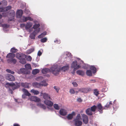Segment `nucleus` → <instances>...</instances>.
<instances>
[{"instance_id": "7", "label": "nucleus", "mask_w": 126, "mask_h": 126, "mask_svg": "<svg viewBox=\"0 0 126 126\" xmlns=\"http://www.w3.org/2000/svg\"><path fill=\"white\" fill-rule=\"evenodd\" d=\"M6 79L10 81H13L15 79L14 76L10 74H7L6 76Z\"/></svg>"}, {"instance_id": "2", "label": "nucleus", "mask_w": 126, "mask_h": 126, "mask_svg": "<svg viewBox=\"0 0 126 126\" xmlns=\"http://www.w3.org/2000/svg\"><path fill=\"white\" fill-rule=\"evenodd\" d=\"M7 84H8L11 86V88L10 89V90L11 91H12V90H14L15 89L19 88L20 86V84L16 82H15V83H7Z\"/></svg>"}, {"instance_id": "20", "label": "nucleus", "mask_w": 126, "mask_h": 126, "mask_svg": "<svg viewBox=\"0 0 126 126\" xmlns=\"http://www.w3.org/2000/svg\"><path fill=\"white\" fill-rule=\"evenodd\" d=\"M15 57V54L12 53H9L7 54L6 57L7 58H9V59H11L14 58Z\"/></svg>"}, {"instance_id": "29", "label": "nucleus", "mask_w": 126, "mask_h": 126, "mask_svg": "<svg viewBox=\"0 0 126 126\" xmlns=\"http://www.w3.org/2000/svg\"><path fill=\"white\" fill-rule=\"evenodd\" d=\"M76 73L78 74L81 76L84 75V72L83 71L81 70L77 71Z\"/></svg>"}, {"instance_id": "5", "label": "nucleus", "mask_w": 126, "mask_h": 126, "mask_svg": "<svg viewBox=\"0 0 126 126\" xmlns=\"http://www.w3.org/2000/svg\"><path fill=\"white\" fill-rule=\"evenodd\" d=\"M47 84L46 83L44 84H41L37 82H34L32 83V85L34 87L37 88H39L43 86H47Z\"/></svg>"}, {"instance_id": "13", "label": "nucleus", "mask_w": 126, "mask_h": 126, "mask_svg": "<svg viewBox=\"0 0 126 126\" xmlns=\"http://www.w3.org/2000/svg\"><path fill=\"white\" fill-rule=\"evenodd\" d=\"M23 21L24 22H26L28 20H29L31 21H33V19L30 16L25 17L24 16H23Z\"/></svg>"}, {"instance_id": "28", "label": "nucleus", "mask_w": 126, "mask_h": 126, "mask_svg": "<svg viewBox=\"0 0 126 126\" xmlns=\"http://www.w3.org/2000/svg\"><path fill=\"white\" fill-rule=\"evenodd\" d=\"M47 34V32H45L41 34L40 35L38 36V38H41L44 37Z\"/></svg>"}, {"instance_id": "63", "label": "nucleus", "mask_w": 126, "mask_h": 126, "mask_svg": "<svg viewBox=\"0 0 126 126\" xmlns=\"http://www.w3.org/2000/svg\"><path fill=\"white\" fill-rule=\"evenodd\" d=\"M90 81L92 82V83H94L95 82V81L94 80L92 79L90 80Z\"/></svg>"}, {"instance_id": "16", "label": "nucleus", "mask_w": 126, "mask_h": 126, "mask_svg": "<svg viewBox=\"0 0 126 126\" xmlns=\"http://www.w3.org/2000/svg\"><path fill=\"white\" fill-rule=\"evenodd\" d=\"M75 112H73L71 113L68 114L66 117L68 120H71L73 118V116H75Z\"/></svg>"}, {"instance_id": "34", "label": "nucleus", "mask_w": 126, "mask_h": 126, "mask_svg": "<svg viewBox=\"0 0 126 126\" xmlns=\"http://www.w3.org/2000/svg\"><path fill=\"white\" fill-rule=\"evenodd\" d=\"M94 93L96 96H97L99 94V91H98L97 89H94Z\"/></svg>"}, {"instance_id": "35", "label": "nucleus", "mask_w": 126, "mask_h": 126, "mask_svg": "<svg viewBox=\"0 0 126 126\" xmlns=\"http://www.w3.org/2000/svg\"><path fill=\"white\" fill-rule=\"evenodd\" d=\"M87 75L89 76H91L92 75V71L90 70H87L86 72Z\"/></svg>"}, {"instance_id": "62", "label": "nucleus", "mask_w": 126, "mask_h": 126, "mask_svg": "<svg viewBox=\"0 0 126 126\" xmlns=\"http://www.w3.org/2000/svg\"><path fill=\"white\" fill-rule=\"evenodd\" d=\"M14 126H20V125L18 124L15 123L13 125Z\"/></svg>"}, {"instance_id": "27", "label": "nucleus", "mask_w": 126, "mask_h": 126, "mask_svg": "<svg viewBox=\"0 0 126 126\" xmlns=\"http://www.w3.org/2000/svg\"><path fill=\"white\" fill-rule=\"evenodd\" d=\"M69 69V66L68 65H67L61 68V70L62 71L65 72L68 70Z\"/></svg>"}, {"instance_id": "26", "label": "nucleus", "mask_w": 126, "mask_h": 126, "mask_svg": "<svg viewBox=\"0 0 126 126\" xmlns=\"http://www.w3.org/2000/svg\"><path fill=\"white\" fill-rule=\"evenodd\" d=\"M112 103L111 101H110L109 103L108 102L106 105L104 107V109H107L106 108H109L112 105Z\"/></svg>"}, {"instance_id": "48", "label": "nucleus", "mask_w": 126, "mask_h": 126, "mask_svg": "<svg viewBox=\"0 0 126 126\" xmlns=\"http://www.w3.org/2000/svg\"><path fill=\"white\" fill-rule=\"evenodd\" d=\"M6 71L7 72L11 73L12 74H14L15 73L13 71H12L9 69H7L6 70Z\"/></svg>"}, {"instance_id": "25", "label": "nucleus", "mask_w": 126, "mask_h": 126, "mask_svg": "<svg viewBox=\"0 0 126 126\" xmlns=\"http://www.w3.org/2000/svg\"><path fill=\"white\" fill-rule=\"evenodd\" d=\"M32 23L30 22L27 23L25 26V29L26 30L30 28L32 25Z\"/></svg>"}, {"instance_id": "52", "label": "nucleus", "mask_w": 126, "mask_h": 126, "mask_svg": "<svg viewBox=\"0 0 126 126\" xmlns=\"http://www.w3.org/2000/svg\"><path fill=\"white\" fill-rule=\"evenodd\" d=\"M25 67L26 68L28 69H30L31 68V65L29 64H27L25 65Z\"/></svg>"}, {"instance_id": "51", "label": "nucleus", "mask_w": 126, "mask_h": 126, "mask_svg": "<svg viewBox=\"0 0 126 126\" xmlns=\"http://www.w3.org/2000/svg\"><path fill=\"white\" fill-rule=\"evenodd\" d=\"M69 92L71 94H74L75 92V90L73 89H71L70 90Z\"/></svg>"}, {"instance_id": "10", "label": "nucleus", "mask_w": 126, "mask_h": 126, "mask_svg": "<svg viewBox=\"0 0 126 126\" xmlns=\"http://www.w3.org/2000/svg\"><path fill=\"white\" fill-rule=\"evenodd\" d=\"M67 112L66 110L63 109H61L59 111V113L61 115L65 116L66 115Z\"/></svg>"}, {"instance_id": "21", "label": "nucleus", "mask_w": 126, "mask_h": 126, "mask_svg": "<svg viewBox=\"0 0 126 126\" xmlns=\"http://www.w3.org/2000/svg\"><path fill=\"white\" fill-rule=\"evenodd\" d=\"M23 92L24 93V94L26 96H29L31 95V94L28 91L25 89H22Z\"/></svg>"}, {"instance_id": "57", "label": "nucleus", "mask_w": 126, "mask_h": 126, "mask_svg": "<svg viewBox=\"0 0 126 126\" xmlns=\"http://www.w3.org/2000/svg\"><path fill=\"white\" fill-rule=\"evenodd\" d=\"M77 101H78L79 102H81L82 101V100L80 98H78L77 99Z\"/></svg>"}, {"instance_id": "53", "label": "nucleus", "mask_w": 126, "mask_h": 126, "mask_svg": "<svg viewBox=\"0 0 126 126\" xmlns=\"http://www.w3.org/2000/svg\"><path fill=\"white\" fill-rule=\"evenodd\" d=\"M72 84L74 87H77L78 86V84L75 82H73Z\"/></svg>"}, {"instance_id": "32", "label": "nucleus", "mask_w": 126, "mask_h": 126, "mask_svg": "<svg viewBox=\"0 0 126 126\" xmlns=\"http://www.w3.org/2000/svg\"><path fill=\"white\" fill-rule=\"evenodd\" d=\"M37 105L40 107L41 108H42L44 109H46V107L44 104H41L40 103H39L37 104Z\"/></svg>"}, {"instance_id": "8", "label": "nucleus", "mask_w": 126, "mask_h": 126, "mask_svg": "<svg viewBox=\"0 0 126 126\" xmlns=\"http://www.w3.org/2000/svg\"><path fill=\"white\" fill-rule=\"evenodd\" d=\"M83 121L85 124H87L88 122V119L87 116L85 114H83L82 116Z\"/></svg>"}, {"instance_id": "38", "label": "nucleus", "mask_w": 126, "mask_h": 126, "mask_svg": "<svg viewBox=\"0 0 126 126\" xmlns=\"http://www.w3.org/2000/svg\"><path fill=\"white\" fill-rule=\"evenodd\" d=\"M81 119L80 115V114H78L74 120H80Z\"/></svg>"}, {"instance_id": "60", "label": "nucleus", "mask_w": 126, "mask_h": 126, "mask_svg": "<svg viewBox=\"0 0 126 126\" xmlns=\"http://www.w3.org/2000/svg\"><path fill=\"white\" fill-rule=\"evenodd\" d=\"M4 11V8H0V12Z\"/></svg>"}, {"instance_id": "55", "label": "nucleus", "mask_w": 126, "mask_h": 126, "mask_svg": "<svg viewBox=\"0 0 126 126\" xmlns=\"http://www.w3.org/2000/svg\"><path fill=\"white\" fill-rule=\"evenodd\" d=\"M4 80L3 77L1 75H0V81H3Z\"/></svg>"}, {"instance_id": "3", "label": "nucleus", "mask_w": 126, "mask_h": 126, "mask_svg": "<svg viewBox=\"0 0 126 126\" xmlns=\"http://www.w3.org/2000/svg\"><path fill=\"white\" fill-rule=\"evenodd\" d=\"M40 31V29L38 28L35 30L33 32L31 33L30 35V37L32 39H35L36 34L38 33Z\"/></svg>"}, {"instance_id": "6", "label": "nucleus", "mask_w": 126, "mask_h": 126, "mask_svg": "<svg viewBox=\"0 0 126 126\" xmlns=\"http://www.w3.org/2000/svg\"><path fill=\"white\" fill-rule=\"evenodd\" d=\"M29 99L31 101H34L36 102H38L40 101L41 99L36 96H31L29 98Z\"/></svg>"}, {"instance_id": "22", "label": "nucleus", "mask_w": 126, "mask_h": 126, "mask_svg": "<svg viewBox=\"0 0 126 126\" xmlns=\"http://www.w3.org/2000/svg\"><path fill=\"white\" fill-rule=\"evenodd\" d=\"M25 55L24 54H20L19 53H17L16 54V58L19 59V60L23 57H24V56Z\"/></svg>"}, {"instance_id": "58", "label": "nucleus", "mask_w": 126, "mask_h": 126, "mask_svg": "<svg viewBox=\"0 0 126 126\" xmlns=\"http://www.w3.org/2000/svg\"><path fill=\"white\" fill-rule=\"evenodd\" d=\"M32 64L35 67H38V65L35 63H32Z\"/></svg>"}, {"instance_id": "40", "label": "nucleus", "mask_w": 126, "mask_h": 126, "mask_svg": "<svg viewBox=\"0 0 126 126\" xmlns=\"http://www.w3.org/2000/svg\"><path fill=\"white\" fill-rule=\"evenodd\" d=\"M40 26V24H35L32 27L34 29H35L38 28Z\"/></svg>"}, {"instance_id": "45", "label": "nucleus", "mask_w": 126, "mask_h": 126, "mask_svg": "<svg viewBox=\"0 0 126 126\" xmlns=\"http://www.w3.org/2000/svg\"><path fill=\"white\" fill-rule=\"evenodd\" d=\"M47 39L46 37L43 38L40 40L41 42L42 43H45L47 41Z\"/></svg>"}, {"instance_id": "64", "label": "nucleus", "mask_w": 126, "mask_h": 126, "mask_svg": "<svg viewBox=\"0 0 126 126\" xmlns=\"http://www.w3.org/2000/svg\"><path fill=\"white\" fill-rule=\"evenodd\" d=\"M43 92L42 91L40 92V96H42V95H43Z\"/></svg>"}, {"instance_id": "11", "label": "nucleus", "mask_w": 126, "mask_h": 126, "mask_svg": "<svg viewBox=\"0 0 126 126\" xmlns=\"http://www.w3.org/2000/svg\"><path fill=\"white\" fill-rule=\"evenodd\" d=\"M74 124L76 126H81L82 124L81 121L80 120H74Z\"/></svg>"}, {"instance_id": "17", "label": "nucleus", "mask_w": 126, "mask_h": 126, "mask_svg": "<svg viewBox=\"0 0 126 126\" xmlns=\"http://www.w3.org/2000/svg\"><path fill=\"white\" fill-rule=\"evenodd\" d=\"M85 111L86 114L88 115L91 116L93 114V111L91 110L90 108H88L86 109Z\"/></svg>"}, {"instance_id": "56", "label": "nucleus", "mask_w": 126, "mask_h": 126, "mask_svg": "<svg viewBox=\"0 0 126 126\" xmlns=\"http://www.w3.org/2000/svg\"><path fill=\"white\" fill-rule=\"evenodd\" d=\"M54 88L56 90V91L57 92H58L59 91V89L58 88V87L56 86H54Z\"/></svg>"}, {"instance_id": "61", "label": "nucleus", "mask_w": 126, "mask_h": 126, "mask_svg": "<svg viewBox=\"0 0 126 126\" xmlns=\"http://www.w3.org/2000/svg\"><path fill=\"white\" fill-rule=\"evenodd\" d=\"M25 26V25L24 24H21L20 25V27L22 28L24 27Z\"/></svg>"}, {"instance_id": "43", "label": "nucleus", "mask_w": 126, "mask_h": 126, "mask_svg": "<svg viewBox=\"0 0 126 126\" xmlns=\"http://www.w3.org/2000/svg\"><path fill=\"white\" fill-rule=\"evenodd\" d=\"M17 50L15 49V48L13 47L11 48V51L12 53H15L16 52Z\"/></svg>"}, {"instance_id": "59", "label": "nucleus", "mask_w": 126, "mask_h": 126, "mask_svg": "<svg viewBox=\"0 0 126 126\" xmlns=\"http://www.w3.org/2000/svg\"><path fill=\"white\" fill-rule=\"evenodd\" d=\"M42 54V53L40 51H39L38 52V55L39 56H40Z\"/></svg>"}, {"instance_id": "18", "label": "nucleus", "mask_w": 126, "mask_h": 126, "mask_svg": "<svg viewBox=\"0 0 126 126\" xmlns=\"http://www.w3.org/2000/svg\"><path fill=\"white\" fill-rule=\"evenodd\" d=\"M97 108L98 109V111L100 112V113H102L103 110L104 109L103 108V107L100 103H99L98 105Z\"/></svg>"}, {"instance_id": "30", "label": "nucleus", "mask_w": 126, "mask_h": 126, "mask_svg": "<svg viewBox=\"0 0 126 126\" xmlns=\"http://www.w3.org/2000/svg\"><path fill=\"white\" fill-rule=\"evenodd\" d=\"M85 93H87L92 91V89L89 87L84 88Z\"/></svg>"}, {"instance_id": "31", "label": "nucleus", "mask_w": 126, "mask_h": 126, "mask_svg": "<svg viewBox=\"0 0 126 126\" xmlns=\"http://www.w3.org/2000/svg\"><path fill=\"white\" fill-rule=\"evenodd\" d=\"M31 92L34 94V95H37L39 93V91L37 90H35L34 89H32L31 91Z\"/></svg>"}, {"instance_id": "9", "label": "nucleus", "mask_w": 126, "mask_h": 126, "mask_svg": "<svg viewBox=\"0 0 126 126\" xmlns=\"http://www.w3.org/2000/svg\"><path fill=\"white\" fill-rule=\"evenodd\" d=\"M10 14L12 17V18H9L8 20V21H11L13 20L14 18V17L15 16V12L14 10H11L10 11Z\"/></svg>"}, {"instance_id": "33", "label": "nucleus", "mask_w": 126, "mask_h": 126, "mask_svg": "<svg viewBox=\"0 0 126 126\" xmlns=\"http://www.w3.org/2000/svg\"><path fill=\"white\" fill-rule=\"evenodd\" d=\"M39 71L38 69H35L33 70L32 73L34 75H36V74L39 73Z\"/></svg>"}, {"instance_id": "54", "label": "nucleus", "mask_w": 126, "mask_h": 126, "mask_svg": "<svg viewBox=\"0 0 126 126\" xmlns=\"http://www.w3.org/2000/svg\"><path fill=\"white\" fill-rule=\"evenodd\" d=\"M33 51L32 49H31L28 50L27 51V53L28 54H30Z\"/></svg>"}, {"instance_id": "42", "label": "nucleus", "mask_w": 126, "mask_h": 126, "mask_svg": "<svg viewBox=\"0 0 126 126\" xmlns=\"http://www.w3.org/2000/svg\"><path fill=\"white\" fill-rule=\"evenodd\" d=\"M11 8L12 7L10 6H8L4 8V11H7L9 10L10 9H11Z\"/></svg>"}, {"instance_id": "4", "label": "nucleus", "mask_w": 126, "mask_h": 126, "mask_svg": "<svg viewBox=\"0 0 126 126\" xmlns=\"http://www.w3.org/2000/svg\"><path fill=\"white\" fill-rule=\"evenodd\" d=\"M77 61H74L71 64V67L72 68H74V71L79 69L80 67V66L79 65H77Z\"/></svg>"}, {"instance_id": "14", "label": "nucleus", "mask_w": 126, "mask_h": 126, "mask_svg": "<svg viewBox=\"0 0 126 126\" xmlns=\"http://www.w3.org/2000/svg\"><path fill=\"white\" fill-rule=\"evenodd\" d=\"M44 103L46 105L50 107L52 106L53 104V103L52 102L48 100H45Z\"/></svg>"}, {"instance_id": "41", "label": "nucleus", "mask_w": 126, "mask_h": 126, "mask_svg": "<svg viewBox=\"0 0 126 126\" xmlns=\"http://www.w3.org/2000/svg\"><path fill=\"white\" fill-rule=\"evenodd\" d=\"M90 69L93 70V73H95L96 72V68L95 67L93 66H91L90 67Z\"/></svg>"}, {"instance_id": "49", "label": "nucleus", "mask_w": 126, "mask_h": 126, "mask_svg": "<svg viewBox=\"0 0 126 126\" xmlns=\"http://www.w3.org/2000/svg\"><path fill=\"white\" fill-rule=\"evenodd\" d=\"M27 61H31L32 60V58L30 56H29L26 57Z\"/></svg>"}, {"instance_id": "39", "label": "nucleus", "mask_w": 126, "mask_h": 126, "mask_svg": "<svg viewBox=\"0 0 126 126\" xmlns=\"http://www.w3.org/2000/svg\"><path fill=\"white\" fill-rule=\"evenodd\" d=\"M2 4L3 5H6L7 4V2L6 0H3L0 3V5Z\"/></svg>"}, {"instance_id": "15", "label": "nucleus", "mask_w": 126, "mask_h": 126, "mask_svg": "<svg viewBox=\"0 0 126 126\" xmlns=\"http://www.w3.org/2000/svg\"><path fill=\"white\" fill-rule=\"evenodd\" d=\"M7 61L8 63H13L14 64H16L17 62L16 60L14 58L11 59H8L7 60Z\"/></svg>"}, {"instance_id": "23", "label": "nucleus", "mask_w": 126, "mask_h": 126, "mask_svg": "<svg viewBox=\"0 0 126 126\" xmlns=\"http://www.w3.org/2000/svg\"><path fill=\"white\" fill-rule=\"evenodd\" d=\"M23 14V11L22 10H18L17 12V16L19 17H21Z\"/></svg>"}, {"instance_id": "1", "label": "nucleus", "mask_w": 126, "mask_h": 126, "mask_svg": "<svg viewBox=\"0 0 126 126\" xmlns=\"http://www.w3.org/2000/svg\"><path fill=\"white\" fill-rule=\"evenodd\" d=\"M61 70V69L58 68L57 66H54L52 67L50 69L47 68L43 69L42 70V73L43 74H45L51 71L54 75L57 76L59 74Z\"/></svg>"}, {"instance_id": "44", "label": "nucleus", "mask_w": 126, "mask_h": 126, "mask_svg": "<svg viewBox=\"0 0 126 126\" xmlns=\"http://www.w3.org/2000/svg\"><path fill=\"white\" fill-rule=\"evenodd\" d=\"M53 106L54 108L56 110H59L60 109L59 106L57 104H54Z\"/></svg>"}, {"instance_id": "24", "label": "nucleus", "mask_w": 126, "mask_h": 126, "mask_svg": "<svg viewBox=\"0 0 126 126\" xmlns=\"http://www.w3.org/2000/svg\"><path fill=\"white\" fill-rule=\"evenodd\" d=\"M22 86L26 88H29V84L27 83L22 82L21 84Z\"/></svg>"}, {"instance_id": "36", "label": "nucleus", "mask_w": 126, "mask_h": 126, "mask_svg": "<svg viewBox=\"0 0 126 126\" xmlns=\"http://www.w3.org/2000/svg\"><path fill=\"white\" fill-rule=\"evenodd\" d=\"M90 108L93 112H94L97 108V106L94 105L91 107Z\"/></svg>"}, {"instance_id": "50", "label": "nucleus", "mask_w": 126, "mask_h": 126, "mask_svg": "<svg viewBox=\"0 0 126 126\" xmlns=\"http://www.w3.org/2000/svg\"><path fill=\"white\" fill-rule=\"evenodd\" d=\"M66 55L68 57H70L71 58L72 56V55L71 54V53L69 52H67L66 53Z\"/></svg>"}, {"instance_id": "46", "label": "nucleus", "mask_w": 126, "mask_h": 126, "mask_svg": "<svg viewBox=\"0 0 126 126\" xmlns=\"http://www.w3.org/2000/svg\"><path fill=\"white\" fill-rule=\"evenodd\" d=\"M79 91L80 93H85L84 88H80L79 89Z\"/></svg>"}, {"instance_id": "37", "label": "nucleus", "mask_w": 126, "mask_h": 126, "mask_svg": "<svg viewBox=\"0 0 126 126\" xmlns=\"http://www.w3.org/2000/svg\"><path fill=\"white\" fill-rule=\"evenodd\" d=\"M25 70L24 68H21L18 71V72L19 74L24 73Z\"/></svg>"}, {"instance_id": "47", "label": "nucleus", "mask_w": 126, "mask_h": 126, "mask_svg": "<svg viewBox=\"0 0 126 126\" xmlns=\"http://www.w3.org/2000/svg\"><path fill=\"white\" fill-rule=\"evenodd\" d=\"M2 26L4 28H6L9 27V25L7 24H4L2 25Z\"/></svg>"}, {"instance_id": "12", "label": "nucleus", "mask_w": 126, "mask_h": 126, "mask_svg": "<svg viewBox=\"0 0 126 126\" xmlns=\"http://www.w3.org/2000/svg\"><path fill=\"white\" fill-rule=\"evenodd\" d=\"M43 98L46 100H47L48 99H51L50 95L46 93H43Z\"/></svg>"}, {"instance_id": "19", "label": "nucleus", "mask_w": 126, "mask_h": 126, "mask_svg": "<svg viewBox=\"0 0 126 126\" xmlns=\"http://www.w3.org/2000/svg\"><path fill=\"white\" fill-rule=\"evenodd\" d=\"M25 58H26L25 55L24 56V57H23L19 59L20 61L19 62L22 64H25L26 63V61Z\"/></svg>"}]
</instances>
